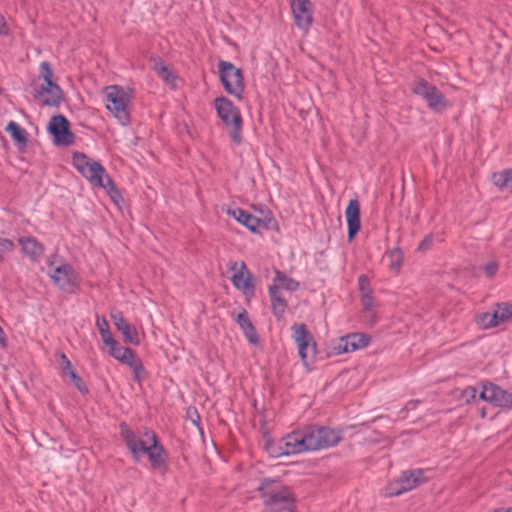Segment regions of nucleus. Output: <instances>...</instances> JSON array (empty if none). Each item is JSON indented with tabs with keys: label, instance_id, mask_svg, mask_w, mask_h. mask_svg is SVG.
<instances>
[{
	"label": "nucleus",
	"instance_id": "f257e3e1",
	"mask_svg": "<svg viewBox=\"0 0 512 512\" xmlns=\"http://www.w3.org/2000/svg\"><path fill=\"white\" fill-rule=\"evenodd\" d=\"M342 439L340 430L327 427H307L288 434V446L297 453L329 448Z\"/></svg>",
	"mask_w": 512,
	"mask_h": 512
},
{
	"label": "nucleus",
	"instance_id": "f03ea898",
	"mask_svg": "<svg viewBox=\"0 0 512 512\" xmlns=\"http://www.w3.org/2000/svg\"><path fill=\"white\" fill-rule=\"evenodd\" d=\"M120 432L135 458H138L141 453H146L154 466H160L164 462L163 448L158 444L156 435L152 431L145 429L135 433L122 423Z\"/></svg>",
	"mask_w": 512,
	"mask_h": 512
},
{
	"label": "nucleus",
	"instance_id": "7ed1b4c3",
	"mask_svg": "<svg viewBox=\"0 0 512 512\" xmlns=\"http://www.w3.org/2000/svg\"><path fill=\"white\" fill-rule=\"evenodd\" d=\"M73 165L92 186L107 190L112 199L117 202L120 197L104 167L97 161L84 154L76 153L73 156Z\"/></svg>",
	"mask_w": 512,
	"mask_h": 512
},
{
	"label": "nucleus",
	"instance_id": "20e7f679",
	"mask_svg": "<svg viewBox=\"0 0 512 512\" xmlns=\"http://www.w3.org/2000/svg\"><path fill=\"white\" fill-rule=\"evenodd\" d=\"M267 512H295L291 490L275 480H264L259 487Z\"/></svg>",
	"mask_w": 512,
	"mask_h": 512
},
{
	"label": "nucleus",
	"instance_id": "39448f33",
	"mask_svg": "<svg viewBox=\"0 0 512 512\" xmlns=\"http://www.w3.org/2000/svg\"><path fill=\"white\" fill-rule=\"evenodd\" d=\"M32 93L35 99L46 106H57L61 102L62 90L53 81V71L46 61L40 64L39 76Z\"/></svg>",
	"mask_w": 512,
	"mask_h": 512
},
{
	"label": "nucleus",
	"instance_id": "423d86ee",
	"mask_svg": "<svg viewBox=\"0 0 512 512\" xmlns=\"http://www.w3.org/2000/svg\"><path fill=\"white\" fill-rule=\"evenodd\" d=\"M103 99L107 110L122 125L130 123L129 107L132 100V91L118 85H111L104 89Z\"/></svg>",
	"mask_w": 512,
	"mask_h": 512
},
{
	"label": "nucleus",
	"instance_id": "0eeeda50",
	"mask_svg": "<svg viewBox=\"0 0 512 512\" xmlns=\"http://www.w3.org/2000/svg\"><path fill=\"white\" fill-rule=\"evenodd\" d=\"M214 107L218 117L226 126L228 133L237 145L242 142V117L239 109L226 97L214 100Z\"/></svg>",
	"mask_w": 512,
	"mask_h": 512
},
{
	"label": "nucleus",
	"instance_id": "6e6552de",
	"mask_svg": "<svg viewBox=\"0 0 512 512\" xmlns=\"http://www.w3.org/2000/svg\"><path fill=\"white\" fill-rule=\"evenodd\" d=\"M47 273L54 284L65 292H72L78 284V277L74 269L62 259L49 258Z\"/></svg>",
	"mask_w": 512,
	"mask_h": 512
},
{
	"label": "nucleus",
	"instance_id": "1a4fd4ad",
	"mask_svg": "<svg viewBox=\"0 0 512 512\" xmlns=\"http://www.w3.org/2000/svg\"><path fill=\"white\" fill-rule=\"evenodd\" d=\"M412 91L415 95L422 98L427 106L435 112H442L449 107L446 97L438 90V88L425 79H417L414 81Z\"/></svg>",
	"mask_w": 512,
	"mask_h": 512
},
{
	"label": "nucleus",
	"instance_id": "9d476101",
	"mask_svg": "<svg viewBox=\"0 0 512 512\" xmlns=\"http://www.w3.org/2000/svg\"><path fill=\"white\" fill-rule=\"evenodd\" d=\"M426 481L420 469L403 472L397 479L391 481L384 489L385 497L399 496Z\"/></svg>",
	"mask_w": 512,
	"mask_h": 512
},
{
	"label": "nucleus",
	"instance_id": "9b49d317",
	"mask_svg": "<svg viewBox=\"0 0 512 512\" xmlns=\"http://www.w3.org/2000/svg\"><path fill=\"white\" fill-rule=\"evenodd\" d=\"M221 82L227 93L241 99L244 91L243 75L239 68L228 61L218 63Z\"/></svg>",
	"mask_w": 512,
	"mask_h": 512
},
{
	"label": "nucleus",
	"instance_id": "f8f14e48",
	"mask_svg": "<svg viewBox=\"0 0 512 512\" xmlns=\"http://www.w3.org/2000/svg\"><path fill=\"white\" fill-rule=\"evenodd\" d=\"M292 338L295 341L298 354L307 367L316 355V343L310 331L304 324L296 323L291 327Z\"/></svg>",
	"mask_w": 512,
	"mask_h": 512
},
{
	"label": "nucleus",
	"instance_id": "ddd939ff",
	"mask_svg": "<svg viewBox=\"0 0 512 512\" xmlns=\"http://www.w3.org/2000/svg\"><path fill=\"white\" fill-rule=\"evenodd\" d=\"M480 399L489 402L495 406L510 408L512 407V394L501 389L500 387L486 383L483 385L482 391L479 394Z\"/></svg>",
	"mask_w": 512,
	"mask_h": 512
},
{
	"label": "nucleus",
	"instance_id": "4468645a",
	"mask_svg": "<svg viewBox=\"0 0 512 512\" xmlns=\"http://www.w3.org/2000/svg\"><path fill=\"white\" fill-rule=\"evenodd\" d=\"M48 130L56 144L69 145L73 142L74 137L69 130V122L63 115L53 116L50 119Z\"/></svg>",
	"mask_w": 512,
	"mask_h": 512
},
{
	"label": "nucleus",
	"instance_id": "2eb2a0df",
	"mask_svg": "<svg viewBox=\"0 0 512 512\" xmlns=\"http://www.w3.org/2000/svg\"><path fill=\"white\" fill-rule=\"evenodd\" d=\"M369 344V337L364 333H352L337 340L333 346L336 354H344L362 349Z\"/></svg>",
	"mask_w": 512,
	"mask_h": 512
},
{
	"label": "nucleus",
	"instance_id": "dca6fc26",
	"mask_svg": "<svg viewBox=\"0 0 512 512\" xmlns=\"http://www.w3.org/2000/svg\"><path fill=\"white\" fill-rule=\"evenodd\" d=\"M230 268L234 272L231 281L232 284L243 293H251L254 289L252 277L243 261H233L230 263Z\"/></svg>",
	"mask_w": 512,
	"mask_h": 512
},
{
	"label": "nucleus",
	"instance_id": "f3484780",
	"mask_svg": "<svg viewBox=\"0 0 512 512\" xmlns=\"http://www.w3.org/2000/svg\"><path fill=\"white\" fill-rule=\"evenodd\" d=\"M291 8L298 28L307 31L313 21V6L309 0H292Z\"/></svg>",
	"mask_w": 512,
	"mask_h": 512
},
{
	"label": "nucleus",
	"instance_id": "a211bd4d",
	"mask_svg": "<svg viewBox=\"0 0 512 512\" xmlns=\"http://www.w3.org/2000/svg\"><path fill=\"white\" fill-rule=\"evenodd\" d=\"M110 317L117 330L122 334L126 343L139 345L140 339L136 327L126 321L122 312L118 310H112L110 312Z\"/></svg>",
	"mask_w": 512,
	"mask_h": 512
},
{
	"label": "nucleus",
	"instance_id": "6ab92c4d",
	"mask_svg": "<svg viewBox=\"0 0 512 512\" xmlns=\"http://www.w3.org/2000/svg\"><path fill=\"white\" fill-rule=\"evenodd\" d=\"M345 217L348 226V238L353 240L355 235L360 230V204L357 200L352 199L349 201L345 210Z\"/></svg>",
	"mask_w": 512,
	"mask_h": 512
},
{
	"label": "nucleus",
	"instance_id": "aec40b11",
	"mask_svg": "<svg viewBox=\"0 0 512 512\" xmlns=\"http://www.w3.org/2000/svg\"><path fill=\"white\" fill-rule=\"evenodd\" d=\"M288 441L289 440L287 434L285 437L278 441L267 440L264 447L267 453L274 458L291 454H298L297 451H294L292 447L288 446Z\"/></svg>",
	"mask_w": 512,
	"mask_h": 512
},
{
	"label": "nucleus",
	"instance_id": "412c9836",
	"mask_svg": "<svg viewBox=\"0 0 512 512\" xmlns=\"http://www.w3.org/2000/svg\"><path fill=\"white\" fill-rule=\"evenodd\" d=\"M227 214L233 217L236 221L247 227L250 231L256 232L260 226L261 221L259 218L251 215L245 210L240 208L227 209Z\"/></svg>",
	"mask_w": 512,
	"mask_h": 512
},
{
	"label": "nucleus",
	"instance_id": "4be33fe9",
	"mask_svg": "<svg viewBox=\"0 0 512 512\" xmlns=\"http://www.w3.org/2000/svg\"><path fill=\"white\" fill-rule=\"evenodd\" d=\"M19 244L32 261H39L44 253V246L33 237H22Z\"/></svg>",
	"mask_w": 512,
	"mask_h": 512
},
{
	"label": "nucleus",
	"instance_id": "5701e85b",
	"mask_svg": "<svg viewBox=\"0 0 512 512\" xmlns=\"http://www.w3.org/2000/svg\"><path fill=\"white\" fill-rule=\"evenodd\" d=\"M235 320L238 323V325L241 327V329L243 330L248 341L251 344L256 345L258 343V336H257L256 330H255L253 324L251 323L250 319L248 318L246 311L240 312L236 316Z\"/></svg>",
	"mask_w": 512,
	"mask_h": 512
},
{
	"label": "nucleus",
	"instance_id": "b1692460",
	"mask_svg": "<svg viewBox=\"0 0 512 512\" xmlns=\"http://www.w3.org/2000/svg\"><path fill=\"white\" fill-rule=\"evenodd\" d=\"M269 287H276V291L285 289L287 291H296L299 288V283L292 278L287 277L280 271L276 272V276L273 279L272 285Z\"/></svg>",
	"mask_w": 512,
	"mask_h": 512
},
{
	"label": "nucleus",
	"instance_id": "393cba45",
	"mask_svg": "<svg viewBox=\"0 0 512 512\" xmlns=\"http://www.w3.org/2000/svg\"><path fill=\"white\" fill-rule=\"evenodd\" d=\"M269 296L272 302V309L274 314L278 318L282 317L287 308V303L282 295V292L276 291V287H269Z\"/></svg>",
	"mask_w": 512,
	"mask_h": 512
},
{
	"label": "nucleus",
	"instance_id": "a878e982",
	"mask_svg": "<svg viewBox=\"0 0 512 512\" xmlns=\"http://www.w3.org/2000/svg\"><path fill=\"white\" fill-rule=\"evenodd\" d=\"M108 353L114 359L126 365L136 356L130 348L121 346L119 343L110 347Z\"/></svg>",
	"mask_w": 512,
	"mask_h": 512
},
{
	"label": "nucleus",
	"instance_id": "bb28decb",
	"mask_svg": "<svg viewBox=\"0 0 512 512\" xmlns=\"http://www.w3.org/2000/svg\"><path fill=\"white\" fill-rule=\"evenodd\" d=\"M154 70L167 84L173 88L176 87L177 76L161 60L155 61Z\"/></svg>",
	"mask_w": 512,
	"mask_h": 512
},
{
	"label": "nucleus",
	"instance_id": "cd10ccee",
	"mask_svg": "<svg viewBox=\"0 0 512 512\" xmlns=\"http://www.w3.org/2000/svg\"><path fill=\"white\" fill-rule=\"evenodd\" d=\"M492 181L500 189H512V168L494 173Z\"/></svg>",
	"mask_w": 512,
	"mask_h": 512
},
{
	"label": "nucleus",
	"instance_id": "c85d7f7f",
	"mask_svg": "<svg viewBox=\"0 0 512 512\" xmlns=\"http://www.w3.org/2000/svg\"><path fill=\"white\" fill-rule=\"evenodd\" d=\"M362 297L363 311L366 321L369 324H374L376 321L374 313V301L371 294H364Z\"/></svg>",
	"mask_w": 512,
	"mask_h": 512
},
{
	"label": "nucleus",
	"instance_id": "c756f323",
	"mask_svg": "<svg viewBox=\"0 0 512 512\" xmlns=\"http://www.w3.org/2000/svg\"><path fill=\"white\" fill-rule=\"evenodd\" d=\"M6 131L11 135V137L18 143H26V132L25 130L16 122L10 121L6 127Z\"/></svg>",
	"mask_w": 512,
	"mask_h": 512
},
{
	"label": "nucleus",
	"instance_id": "7c9ffc66",
	"mask_svg": "<svg viewBox=\"0 0 512 512\" xmlns=\"http://www.w3.org/2000/svg\"><path fill=\"white\" fill-rule=\"evenodd\" d=\"M493 312L497 316L496 320L498 325H500L512 317V306L509 304H498L493 309Z\"/></svg>",
	"mask_w": 512,
	"mask_h": 512
},
{
	"label": "nucleus",
	"instance_id": "2f4dec72",
	"mask_svg": "<svg viewBox=\"0 0 512 512\" xmlns=\"http://www.w3.org/2000/svg\"><path fill=\"white\" fill-rule=\"evenodd\" d=\"M497 316L494 314L493 310L482 313L477 317V324L479 327L483 329H489L498 326Z\"/></svg>",
	"mask_w": 512,
	"mask_h": 512
},
{
	"label": "nucleus",
	"instance_id": "473e14b6",
	"mask_svg": "<svg viewBox=\"0 0 512 512\" xmlns=\"http://www.w3.org/2000/svg\"><path fill=\"white\" fill-rule=\"evenodd\" d=\"M389 259V267L393 270L400 268L403 260L402 251L400 249H393L387 254Z\"/></svg>",
	"mask_w": 512,
	"mask_h": 512
},
{
	"label": "nucleus",
	"instance_id": "72a5a7b5",
	"mask_svg": "<svg viewBox=\"0 0 512 512\" xmlns=\"http://www.w3.org/2000/svg\"><path fill=\"white\" fill-rule=\"evenodd\" d=\"M128 366L131 368L134 378L139 381L145 373L141 360L135 356L134 359L128 363Z\"/></svg>",
	"mask_w": 512,
	"mask_h": 512
},
{
	"label": "nucleus",
	"instance_id": "f704fd0d",
	"mask_svg": "<svg viewBox=\"0 0 512 512\" xmlns=\"http://www.w3.org/2000/svg\"><path fill=\"white\" fill-rule=\"evenodd\" d=\"M14 248V243L8 239L0 240V263L2 262L4 255Z\"/></svg>",
	"mask_w": 512,
	"mask_h": 512
},
{
	"label": "nucleus",
	"instance_id": "c9c22d12",
	"mask_svg": "<svg viewBox=\"0 0 512 512\" xmlns=\"http://www.w3.org/2000/svg\"><path fill=\"white\" fill-rule=\"evenodd\" d=\"M58 366L63 371V373H65L66 375L70 372V370H73L71 362L69 361L67 356L63 353L59 354Z\"/></svg>",
	"mask_w": 512,
	"mask_h": 512
},
{
	"label": "nucleus",
	"instance_id": "e433bc0d",
	"mask_svg": "<svg viewBox=\"0 0 512 512\" xmlns=\"http://www.w3.org/2000/svg\"><path fill=\"white\" fill-rule=\"evenodd\" d=\"M477 397V390L475 387L469 386L465 388L461 392V398L466 402L469 403L472 400H475Z\"/></svg>",
	"mask_w": 512,
	"mask_h": 512
},
{
	"label": "nucleus",
	"instance_id": "4c0bfd02",
	"mask_svg": "<svg viewBox=\"0 0 512 512\" xmlns=\"http://www.w3.org/2000/svg\"><path fill=\"white\" fill-rule=\"evenodd\" d=\"M358 284H359L361 296H363L364 294H371L370 287H369V280L365 275L359 276Z\"/></svg>",
	"mask_w": 512,
	"mask_h": 512
},
{
	"label": "nucleus",
	"instance_id": "58836bf2",
	"mask_svg": "<svg viewBox=\"0 0 512 512\" xmlns=\"http://www.w3.org/2000/svg\"><path fill=\"white\" fill-rule=\"evenodd\" d=\"M100 335H101V338H102V340H103L104 344H105L108 348L112 347L115 343H117V342L114 340L113 335H112V333H111V331H110V330H108V331H104V332H101V333H100Z\"/></svg>",
	"mask_w": 512,
	"mask_h": 512
},
{
	"label": "nucleus",
	"instance_id": "ea45409f",
	"mask_svg": "<svg viewBox=\"0 0 512 512\" xmlns=\"http://www.w3.org/2000/svg\"><path fill=\"white\" fill-rule=\"evenodd\" d=\"M96 326L99 330V333L110 330L109 324L104 317H100V316L96 317Z\"/></svg>",
	"mask_w": 512,
	"mask_h": 512
},
{
	"label": "nucleus",
	"instance_id": "a19ab883",
	"mask_svg": "<svg viewBox=\"0 0 512 512\" xmlns=\"http://www.w3.org/2000/svg\"><path fill=\"white\" fill-rule=\"evenodd\" d=\"M432 244V236L431 235H428L426 236L422 241L421 243L419 244L418 246V249L419 250H422V251H425L427 249H429V247L431 246Z\"/></svg>",
	"mask_w": 512,
	"mask_h": 512
},
{
	"label": "nucleus",
	"instance_id": "79ce46f5",
	"mask_svg": "<svg viewBox=\"0 0 512 512\" xmlns=\"http://www.w3.org/2000/svg\"><path fill=\"white\" fill-rule=\"evenodd\" d=\"M70 379L72 380V382L75 384V386L78 388V389H81V385H82V380L81 378L74 372V370H70V372L67 374Z\"/></svg>",
	"mask_w": 512,
	"mask_h": 512
},
{
	"label": "nucleus",
	"instance_id": "37998d69",
	"mask_svg": "<svg viewBox=\"0 0 512 512\" xmlns=\"http://www.w3.org/2000/svg\"><path fill=\"white\" fill-rule=\"evenodd\" d=\"M70 379L72 380V382L75 384V386L78 388V389H81V385H82V380L81 378L74 372V370H70V372L67 374Z\"/></svg>",
	"mask_w": 512,
	"mask_h": 512
},
{
	"label": "nucleus",
	"instance_id": "c03bdc74",
	"mask_svg": "<svg viewBox=\"0 0 512 512\" xmlns=\"http://www.w3.org/2000/svg\"><path fill=\"white\" fill-rule=\"evenodd\" d=\"M497 268H498V266H497V264H496V263H494V262H490V263H488V264L485 266V273H486L489 277H491V276H493V275L496 273Z\"/></svg>",
	"mask_w": 512,
	"mask_h": 512
},
{
	"label": "nucleus",
	"instance_id": "a18cd8bd",
	"mask_svg": "<svg viewBox=\"0 0 512 512\" xmlns=\"http://www.w3.org/2000/svg\"><path fill=\"white\" fill-rule=\"evenodd\" d=\"M9 33L8 25L5 21V18L0 15V34L7 35Z\"/></svg>",
	"mask_w": 512,
	"mask_h": 512
},
{
	"label": "nucleus",
	"instance_id": "49530a36",
	"mask_svg": "<svg viewBox=\"0 0 512 512\" xmlns=\"http://www.w3.org/2000/svg\"><path fill=\"white\" fill-rule=\"evenodd\" d=\"M493 512H507V509L499 508V509H495Z\"/></svg>",
	"mask_w": 512,
	"mask_h": 512
},
{
	"label": "nucleus",
	"instance_id": "de8ad7c7",
	"mask_svg": "<svg viewBox=\"0 0 512 512\" xmlns=\"http://www.w3.org/2000/svg\"><path fill=\"white\" fill-rule=\"evenodd\" d=\"M507 512H512V507L511 508H507Z\"/></svg>",
	"mask_w": 512,
	"mask_h": 512
},
{
	"label": "nucleus",
	"instance_id": "09e8293b",
	"mask_svg": "<svg viewBox=\"0 0 512 512\" xmlns=\"http://www.w3.org/2000/svg\"><path fill=\"white\" fill-rule=\"evenodd\" d=\"M510 490L512 491V486H511Z\"/></svg>",
	"mask_w": 512,
	"mask_h": 512
}]
</instances>
